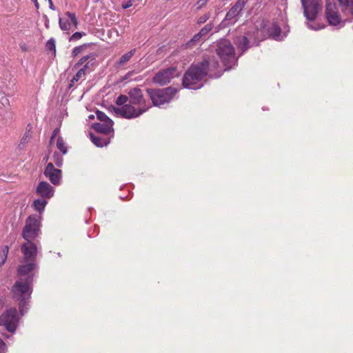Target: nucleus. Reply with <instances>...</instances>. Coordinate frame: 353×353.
I'll use <instances>...</instances> for the list:
<instances>
[{
	"mask_svg": "<svg viewBox=\"0 0 353 353\" xmlns=\"http://www.w3.org/2000/svg\"><path fill=\"white\" fill-rule=\"evenodd\" d=\"M37 253L32 257L26 259L23 254L24 261L26 264L21 265L18 268L19 279L16 281L12 287L13 298L16 301L19 302V307L21 315H24L27 306L28 305V300L32 294V276L30 272L36 268L35 259Z\"/></svg>",
	"mask_w": 353,
	"mask_h": 353,
	"instance_id": "f257e3e1",
	"label": "nucleus"
},
{
	"mask_svg": "<svg viewBox=\"0 0 353 353\" xmlns=\"http://www.w3.org/2000/svg\"><path fill=\"white\" fill-rule=\"evenodd\" d=\"M210 72L211 77L217 78L222 74V69L215 58L205 59L198 64H193L185 73L183 79L184 88L192 90L199 89L203 86L202 80Z\"/></svg>",
	"mask_w": 353,
	"mask_h": 353,
	"instance_id": "f03ea898",
	"label": "nucleus"
},
{
	"mask_svg": "<svg viewBox=\"0 0 353 353\" xmlns=\"http://www.w3.org/2000/svg\"><path fill=\"white\" fill-rule=\"evenodd\" d=\"M128 94L129 103L122 107H113V111L117 116L128 119L136 118L150 108V103L146 102L139 88H134L130 90Z\"/></svg>",
	"mask_w": 353,
	"mask_h": 353,
	"instance_id": "7ed1b4c3",
	"label": "nucleus"
},
{
	"mask_svg": "<svg viewBox=\"0 0 353 353\" xmlns=\"http://www.w3.org/2000/svg\"><path fill=\"white\" fill-rule=\"evenodd\" d=\"M40 218V216L32 214L26 220V224L22 232V236L27 242L21 245V250L26 259L32 257L37 252V245L32 241L39 235Z\"/></svg>",
	"mask_w": 353,
	"mask_h": 353,
	"instance_id": "20e7f679",
	"label": "nucleus"
},
{
	"mask_svg": "<svg viewBox=\"0 0 353 353\" xmlns=\"http://www.w3.org/2000/svg\"><path fill=\"white\" fill-rule=\"evenodd\" d=\"M216 52L223 65L225 67L223 69L219 65L222 72L229 70L236 65V59L235 58L234 49L229 40L223 39L219 41L216 44Z\"/></svg>",
	"mask_w": 353,
	"mask_h": 353,
	"instance_id": "39448f33",
	"label": "nucleus"
},
{
	"mask_svg": "<svg viewBox=\"0 0 353 353\" xmlns=\"http://www.w3.org/2000/svg\"><path fill=\"white\" fill-rule=\"evenodd\" d=\"M303 8L304 16L307 22V27L313 30H319L324 28L316 23L314 21L316 18L319 11L321 10L320 1L321 0H301Z\"/></svg>",
	"mask_w": 353,
	"mask_h": 353,
	"instance_id": "423d86ee",
	"label": "nucleus"
},
{
	"mask_svg": "<svg viewBox=\"0 0 353 353\" xmlns=\"http://www.w3.org/2000/svg\"><path fill=\"white\" fill-rule=\"evenodd\" d=\"M147 92L153 105L160 106L165 103L170 102L173 99L177 90L174 88L168 87L164 89H148Z\"/></svg>",
	"mask_w": 353,
	"mask_h": 353,
	"instance_id": "0eeeda50",
	"label": "nucleus"
},
{
	"mask_svg": "<svg viewBox=\"0 0 353 353\" xmlns=\"http://www.w3.org/2000/svg\"><path fill=\"white\" fill-rule=\"evenodd\" d=\"M259 33V30L254 28L253 32H248L246 35L237 37L235 39V44L238 50L243 52L251 46L258 45L260 41V39L258 37Z\"/></svg>",
	"mask_w": 353,
	"mask_h": 353,
	"instance_id": "6e6552de",
	"label": "nucleus"
},
{
	"mask_svg": "<svg viewBox=\"0 0 353 353\" xmlns=\"http://www.w3.org/2000/svg\"><path fill=\"white\" fill-rule=\"evenodd\" d=\"M19 323L17 311L15 308L7 310L0 316V325L8 332H14Z\"/></svg>",
	"mask_w": 353,
	"mask_h": 353,
	"instance_id": "1a4fd4ad",
	"label": "nucleus"
},
{
	"mask_svg": "<svg viewBox=\"0 0 353 353\" xmlns=\"http://www.w3.org/2000/svg\"><path fill=\"white\" fill-rule=\"evenodd\" d=\"M326 17L331 26H340L341 27L343 25L334 0H326Z\"/></svg>",
	"mask_w": 353,
	"mask_h": 353,
	"instance_id": "9d476101",
	"label": "nucleus"
},
{
	"mask_svg": "<svg viewBox=\"0 0 353 353\" xmlns=\"http://www.w3.org/2000/svg\"><path fill=\"white\" fill-rule=\"evenodd\" d=\"M178 75L179 72L176 68L171 67L158 72L154 77L153 81L161 85H165L170 83L172 79Z\"/></svg>",
	"mask_w": 353,
	"mask_h": 353,
	"instance_id": "9b49d317",
	"label": "nucleus"
},
{
	"mask_svg": "<svg viewBox=\"0 0 353 353\" xmlns=\"http://www.w3.org/2000/svg\"><path fill=\"white\" fill-rule=\"evenodd\" d=\"M46 178L54 185H59L61 179V171L54 168L52 163H49L43 172Z\"/></svg>",
	"mask_w": 353,
	"mask_h": 353,
	"instance_id": "f8f14e48",
	"label": "nucleus"
},
{
	"mask_svg": "<svg viewBox=\"0 0 353 353\" xmlns=\"http://www.w3.org/2000/svg\"><path fill=\"white\" fill-rule=\"evenodd\" d=\"M95 58L94 55H87L83 57L79 61L74 65L75 69L82 70L85 74L90 72L94 66Z\"/></svg>",
	"mask_w": 353,
	"mask_h": 353,
	"instance_id": "ddd939ff",
	"label": "nucleus"
},
{
	"mask_svg": "<svg viewBox=\"0 0 353 353\" xmlns=\"http://www.w3.org/2000/svg\"><path fill=\"white\" fill-rule=\"evenodd\" d=\"M37 194L41 198L50 199L54 193V188L46 181H41L37 188Z\"/></svg>",
	"mask_w": 353,
	"mask_h": 353,
	"instance_id": "4468645a",
	"label": "nucleus"
},
{
	"mask_svg": "<svg viewBox=\"0 0 353 353\" xmlns=\"http://www.w3.org/2000/svg\"><path fill=\"white\" fill-rule=\"evenodd\" d=\"M244 6L245 1L239 0L236 4L228 11L225 16V21L234 23L236 21V17L239 16Z\"/></svg>",
	"mask_w": 353,
	"mask_h": 353,
	"instance_id": "2eb2a0df",
	"label": "nucleus"
},
{
	"mask_svg": "<svg viewBox=\"0 0 353 353\" xmlns=\"http://www.w3.org/2000/svg\"><path fill=\"white\" fill-rule=\"evenodd\" d=\"M65 15L68 17L67 19L59 18V23L61 29L62 30H68L71 28V24H73L75 28H77L78 21L75 14L74 13L67 12Z\"/></svg>",
	"mask_w": 353,
	"mask_h": 353,
	"instance_id": "dca6fc26",
	"label": "nucleus"
},
{
	"mask_svg": "<svg viewBox=\"0 0 353 353\" xmlns=\"http://www.w3.org/2000/svg\"><path fill=\"white\" fill-rule=\"evenodd\" d=\"M113 121L108 119V122L103 123H94L92 128L98 132L108 134L112 131Z\"/></svg>",
	"mask_w": 353,
	"mask_h": 353,
	"instance_id": "f3484780",
	"label": "nucleus"
},
{
	"mask_svg": "<svg viewBox=\"0 0 353 353\" xmlns=\"http://www.w3.org/2000/svg\"><path fill=\"white\" fill-rule=\"evenodd\" d=\"M31 129L32 128L28 125V128H26V130L23 134V136L22 137L19 145H18V148L19 150H23L24 149V148L26 147V144L29 142V141L30 140L31 137H32V134H31Z\"/></svg>",
	"mask_w": 353,
	"mask_h": 353,
	"instance_id": "a211bd4d",
	"label": "nucleus"
},
{
	"mask_svg": "<svg viewBox=\"0 0 353 353\" xmlns=\"http://www.w3.org/2000/svg\"><path fill=\"white\" fill-rule=\"evenodd\" d=\"M270 35L275 40L281 41L286 35L285 33L282 35L281 29L276 24H273L269 30Z\"/></svg>",
	"mask_w": 353,
	"mask_h": 353,
	"instance_id": "6ab92c4d",
	"label": "nucleus"
},
{
	"mask_svg": "<svg viewBox=\"0 0 353 353\" xmlns=\"http://www.w3.org/2000/svg\"><path fill=\"white\" fill-rule=\"evenodd\" d=\"M136 52L135 49H132L128 52L123 54L119 60L117 62V65L118 68L123 67L132 57Z\"/></svg>",
	"mask_w": 353,
	"mask_h": 353,
	"instance_id": "aec40b11",
	"label": "nucleus"
},
{
	"mask_svg": "<svg viewBox=\"0 0 353 353\" xmlns=\"http://www.w3.org/2000/svg\"><path fill=\"white\" fill-rule=\"evenodd\" d=\"M90 139L92 142L97 147H103L107 145L110 140L107 138H103L102 136H94L90 134Z\"/></svg>",
	"mask_w": 353,
	"mask_h": 353,
	"instance_id": "412c9836",
	"label": "nucleus"
},
{
	"mask_svg": "<svg viewBox=\"0 0 353 353\" xmlns=\"http://www.w3.org/2000/svg\"><path fill=\"white\" fill-rule=\"evenodd\" d=\"M47 203L48 200L41 197V199H38L34 201L32 206L36 211L41 213L45 210Z\"/></svg>",
	"mask_w": 353,
	"mask_h": 353,
	"instance_id": "4be33fe9",
	"label": "nucleus"
},
{
	"mask_svg": "<svg viewBox=\"0 0 353 353\" xmlns=\"http://www.w3.org/2000/svg\"><path fill=\"white\" fill-rule=\"evenodd\" d=\"M85 76H86V74L85 72H83V70L78 69V71L77 72L75 75L73 77V78L71 79L68 88H71L75 85L76 83H78L79 81H82L85 80Z\"/></svg>",
	"mask_w": 353,
	"mask_h": 353,
	"instance_id": "5701e85b",
	"label": "nucleus"
},
{
	"mask_svg": "<svg viewBox=\"0 0 353 353\" xmlns=\"http://www.w3.org/2000/svg\"><path fill=\"white\" fill-rule=\"evenodd\" d=\"M57 147L62 152L63 154H65L68 152L67 146L62 137H59L57 140Z\"/></svg>",
	"mask_w": 353,
	"mask_h": 353,
	"instance_id": "b1692460",
	"label": "nucleus"
},
{
	"mask_svg": "<svg viewBox=\"0 0 353 353\" xmlns=\"http://www.w3.org/2000/svg\"><path fill=\"white\" fill-rule=\"evenodd\" d=\"M9 252V248L6 245L3 248L1 254L0 255V267H1L6 261L8 254Z\"/></svg>",
	"mask_w": 353,
	"mask_h": 353,
	"instance_id": "393cba45",
	"label": "nucleus"
},
{
	"mask_svg": "<svg viewBox=\"0 0 353 353\" xmlns=\"http://www.w3.org/2000/svg\"><path fill=\"white\" fill-rule=\"evenodd\" d=\"M128 101V97L126 95H120L116 100V103L119 107H122L127 105L126 103Z\"/></svg>",
	"mask_w": 353,
	"mask_h": 353,
	"instance_id": "a878e982",
	"label": "nucleus"
},
{
	"mask_svg": "<svg viewBox=\"0 0 353 353\" xmlns=\"http://www.w3.org/2000/svg\"><path fill=\"white\" fill-rule=\"evenodd\" d=\"M53 161L57 166L61 167L63 164V158L59 154L54 152L53 155Z\"/></svg>",
	"mask_w": 353,
	"mask_h": 353,
	"instance_id": "bb28decb",
	"label": "nucleus"
},
{
	"mask_svg": "<svg viewBox=\"0 0 353 353\" xmlns=\"http://www.w3.org/2000/svg\"><path fill=\"white\" fill-rule=\"evenodd\" d=\"M206 34L203 32H202V30L199 31V33L195 34L193 38L190 41V43H196L200 41L201 39L205 36Z\"/></svg>",
	"mask_w": 353,
	"mask_h": 353,
	"instance_id": "cd10ccee",
	"label": "nucleus"
},
{
	"mask_svg": "<svg viewBox=\"0 0 353 353\" xmlns=\"http://www.w3.org/2000/svg\"><path fill=\"white\" fill-rule=\"evenodd\" d=\"M96 114L98 119H99L101 121L108 122V119H110L106 116L105 113L101 111H97Z\"/></svg>",
	"mask_w": 353,
	"mask_h": 353,
	"instance_id": "c85d7f7f",
	"label": "nucleus"
},
{
	"mask_svg": "<svg viewBox=\"0 0 353 353\" xmlns=\"http://www.w3.org/2000/svg\"><path fill=\"white\" fill-rule=\"evenodd\" d=\"M83 35H85V33L77 32L70 37V41L78 40L81 39Z\"/></svg>",
	"mask_w": 353,
	"mask_h": 353,
	"instance_id": "c756f323",
	"label": "nucleus"
},
{
	"mask_svg": "<svg viewBox=\"0 0 353 353\" xmlns=\"http://www.w3.org/2000/svg\"><path fill=\"white\" fill-rule=\"evenodd\" d=\"M210 18V14L206 13L204 15L200 17L198 19V23L201 24L205 23Z\"/></svg>",
	"mask_w": 353,
	"mask_h": 353,
	"instance_id": "7c9ffc66",
	"label": "nucleus"
},
{
	"mask_svg": "<svg viewBox=\"0 0 353 353\" xmlns=\"http://www.w3.org/2000/svg\"><path fill=\"white\" fill-rule=\"evenodd\" d=\"M343 8L348 10L352 14H353V1L349 0L348 5H341Z\"/></svg>",
	"mask_w": 353,
	"mask_h": 353,
	"instance_id": "2f4dec72",
	"label": "nucleus"
},
{
	"mask_svg": "<svg viewBox=\"0 0 353 353\" xmlns=\"http://www.w3.org/2000/svg\"><path fill=\"white\" fill-rule=\"evenodd\" d=\"M46 46L48 50H52L55 49V42L53 39H50L47 42Z\"/></svg>",
	"mask_w": 353,
	"mask_h": 353,
	"instance_id": "473e14b6",
	"label": "nucleus"
},
{
	"mask_svg": "<svg viewBox=\"0 0 353 353\" xmlns=\"http://www.w3.org/2000/svg\"><path fill=\"white\" fill-rule=\"evenodd\" d=\"M6 345L3 340L0 339V353H6Z\"/></svg>",
	"mask_w": 353,
	"mask_h": 353,
	"instance_id": "72a5a7b5",
	"label": "nucleus"
},
{
	"mask_svg": "<svg viewBox=\"0 0 353 353\" xmlns=\"http://www.w3.org/2000/svg\"><path fill=\"white\" fill-rule=\"evenodd\" d=\"M212 29V24H207L204 28H203L202 32H205L206 34L208 32H209Z\"/></svg>",
	"mask_w": 353,
	"mask_h": 353,
	"instance_id": "f704fd0d",
	"label": "nucleus"
},
{
	"mask_svg": "<svg viewBox=\"0 0 353 353\" xmlns=\"http://www.w3.org/2000/svg\"><path fill=\"white\" fill-rule=\"evenodd\" d=\"M1 103L4 108L8 107L10 105L9 100L4 97L1 98Z\"/></svg>",
	"mask_w": 353,
	"mask_h": 353,
	"instance_id": "c9c22d12",
	"label": "nucleus"
},
{
	"mask_svg": "<svg viewBox=\"0 0 353 353\" xmlns=\"http://www.w3.org/2000/svg\"><path fill=\"white\" fill-rule=\"evenodd\" d=\"M132 5H133V1L132 0H129L125 3H123L122 5V8L123 9H127V8L131 7Z\"/></svg>",
	"mask_w": 353,
	"mask_h": 353,
	"instance_id": "e433bc0d",
	"label": "nucleus"
},
{
	"mask_svg": "<svg viewBox=\"0 0 353 353\" xmlns=\"http://www.w3.org/2000/svg\"><path fill=\"white\" fill-rule=\"evenodd\" d=\"M209 0H199L198 2H197V5H198V8H201V7H203L204 5L206 4V3Z\"/></svg>",
	"mask_w": 353,
	"mask_h": 353,
	"instance_id": "4c0bfd02",
	"label": "nucleus"
},
{
	"mask_svg": "<svg viewBox=\"0 0 353 353\" xmlns=\"http://www.w3.org/2000/svg\"><path fill=\"white\" fill-rule=\"evenodd\" d=\"M340 5H348L349 0H338Z\"/></svg>",
	"mask_w": 353,
	"mask_h": 353,
	"instance_id": "58836bf2",
	"label": "nucleus"
},
{
	"mask_svg": "<svg viewBox=\"0 0 353 353\" xmlns=\"http://www.w3.org/2000/svg\"><path fill=\"white\" fill-rule=\"evenodd\" d=\"M80 50H81V48H75L73 50V52H72L73 55H74V56H77V55L79 53Z\"/></svg>",
	"mask_w": 353,
	"mask_h": 353,
	"instance_id": "ea45409f",
	"label": "nucleus"
},
{
	"mask_svg": "<svg viewBox=\"0 0 353 353\" xmlns=\"http://www.w3.org/2000/svg\"><path fill=\"white\" fill-rule=\"evenodd\" d=\"M59 130L58 128L55 129L52 133V135L51 137V141L57 136V134L59 133Z\"/></svg>",
	"mask_w": 353,
	"mask_h": 353,
	"instance_id": "a19ab883",
	"label": "nucleus"
},
{
	"mask_svg": "<svg viewBox=\"0 0 353 353\" xmlns=\"http://www.w3.org/2000/svg\"><path fill=\"white\" fill-rule=\"evenodd\" d=\"M48 1H49V7H50V8L51 10H55V8H54V5H53V3H52V0H48Z\"/></svg>",
	"mask_w": 353,
	"mask_h": 353,
	"instance_id": "79ce46f5",
	"label": "nucleus"
},
{
	"mask_svg": "<svg viewBox=\"0 0 353 353\" xmlns=\"http://www.w3.org/2000/svg\"><path fill=\"white\" fill-rule=\"evenodd\" d=\"M31 1L34 2L36 8L39 9V5L37 0H31Z\"/></svg>",
	"mask_w": 353,
	"mask_h": 353,
	"instance_id": "37998d69",
	"label": "nucleus"
},
{
	"mask_svg": "<svg viewBox=\"0 0 353 353\" xmlns=\"http://www.w3.org/2000/svg\"><path fill=\"white\" fill-rule=\"evenodd\" d=\"M94 115H90V116L89 117V118H90V119H94Z\"/></svg>",
	"mask_w": 353,
	"mask_h": 353,
	"instance_id": "c03bdc74",
	"label": "nucleus"
}]
</instances>
